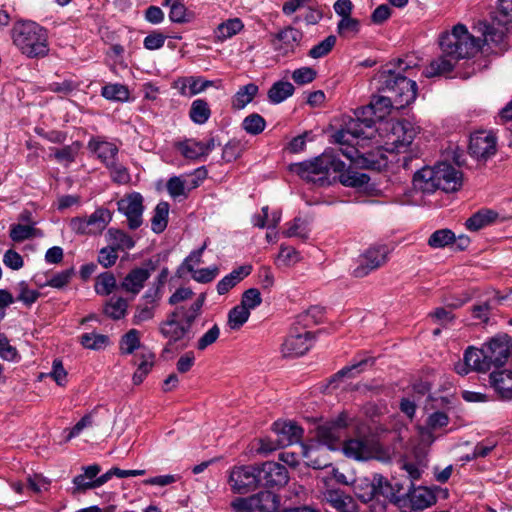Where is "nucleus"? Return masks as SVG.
<instances>
[{"instance_id": "1", "label": "nucleus", "mask_w": 512, "mask_h": 512, "mask_svg": "<svg viewBox=\"0 0 512 512\" xmlns=\"http://www.w3.org/2000/svg\"><path fill=\"white\" fill-rule=\"evenodd\" d=\"M398 71L386 65L377 74L378 91L389 94L395 103V109H403L413 103L417 97V84L414 80L403 75L411 68L404 60L398 59Z\"/></svg>"}, {"instance_id": "2", "label": "nucleus", "mask_w": 512, "mask_h": 512, "mask_svg": "<svg viewBox=\"0 0 512 512\" xmlns=\"http://www.w3.org/2000/svg\"><path fill=\"white\" fill-rule=\"evenodd\" d=\"M344 167L345 163L333 150H326L311 160L291 164L289 169L306 182L324 187L336 180V177L331 178V171H342Z\"/></svg>"}, {"instance_id": "3", "label": "nucleus", "mask_w": 512, "mask_h": 512, "mask_svg": "<svg viewBox=\"0 0 512 512\" xmlns=\"http://www.w3.org/2000/svg\"><path fill=\"white\" fill-rule=\"evenodd\" d=\"M11 39L28 58H43L49 53L47 30L31 20H18L11 29Z\"/></svg>"}, {"instance_id": "4", "label": "nucleus", "mask_w": 512, "mask_h": 512, "mask_svg": "<svg viewBox=\"0 0 512 512\" xmlns=\"http://www.w3.org/2000/svg\"><path fill=\"white\" fill-rule=\"evenodd\" d=\"M321 314L317 307L310 308L298 315L295 325L282 344V354L285 357H299L304 355L313 344V334L306 330L311 324L318 322L317 316Z\"/></svg>"}, {"instance_id": "5", "label": "nucleus", "mask_w": 512, "mask_h": 512, "mask_svg": "<svg viewBox=\"0 0 512 512\" xmlns=\"http://www.w3.org/2000/svg\"><path fill=\"white\" fill-rule=\"evenodd\" d=\"M440 47L444 54L457 61L474 56L481 48V38L470 34L463 24H457L450 33L440 38Z\"/></svg>"}, {"instance_id": "6", "label": "nucleus", "mask_w": 512, "mask_h": 512, "mask_svg": "<svg viewBox=\"0 0 512 512\" xmlns=\"http://www.w3.org/2000/svg\"><path fill=\"white\" fill-rule=\"evenodd\" d=\"M356 118L350 119L345 128L336 131L333 135L334 141L341 147L359 146L358 138L368 139L371 137L369 130L375 126L372 117L362 115L360 108L356 111Z\"/></svg>"}, {"instance_id": "7", "label": "nucleus", "mask_w": 512, "mask_h": 512, "mask_svg": "<svg viewBox=\"0 0 512 512\" xmlns=\"http://www.w3.org/2000/svg\"><path fill=\"white\" fill-rule=\"evenodd\" d=\"M481 364L487 366V371L503 366L512 354V341L507 334L496 335L479 349Z\"/></svg>"}, {"instance_id": "8", "label": "nucleus", "mask_w": 512, "mask_h": 512, "mask_svg": "<svg viewBox=\"0 0 512 512\" xmlns=\"http://www.w3.org/2000/svg\"><path fill=\"white\" fill-rule=\"evenodd\" d=\"M339 151L360 169L380 171L387 166V158L379 148L365 150L359 145L340 147Z\"/></svg>"}, {"instance_id": "9", "label": "nucleus", "mask_w": 512, "mask_h": 512, "mask_svg": "<svg viewBox=\"0 0 512 512\" xmlns=\"http://www.w3.org/2000/svg\"><path fill=\"white\" fill-rule=\"evenodd\" d=\"M389 254L390 249L387 245L376 244L370 246L358 256L352 275L356 278L366 277L371 272L384 266L388 262Z\"/></svg>"}, {"instance_id": "10", "label": "nucleus", "mask_w": 512, "mask_h": 512, "mask_svg": "<svg viewBox=\"0 0 512 512\" xmlns=\"http://www.w3.org/2000/svg\"><path fill=\"white\" fill-rule=\"evenodd\" d=\"M418 132L419 127L409 120L403 119L393 122L386 141V145L390 147H386V150L397 153L406 152Z\"/></svg>"}, {"instance_id": "11", "label": "nucleus", "mask_w": 512, "mask_h": 512, "mask_svg": "<svg viewBox=\"0 0 512 512\" xmlns=\"http://www.w3.org/2000/svg\"><path fill=\"white\" fill-rule=\"evenodd\" d=\"M258 466L240 465L229 470L228 484L235 494H247L259 486Z\"/></svg>"}, {"instance_id": "12", "label": "nucleus", "mask_w": 512, "mask_h": 512, "mask_svg": "<svg viewBox=\"0 0 512 512\" xmlns=\"http://www.w3.org/2000/svg\"><path fill=\"white\" fill-rule=\"evenodd\" d=\"M341 449L346 457L358 461L378 459L382 462L390 460V455L364 439H348L342 442Z\"/></svg>"}, {"instance_id": "13", "label": "nucleus", "mask_w": 512, "mask_h": 512, "mask_svg": "<svg viewBox=\"0 0 512 512\" xmlns=\"http://www.w3.org/2000/svg\"><path fill=\"white\" fill-rule=\"evenodd\" d=\"M159 332L167 339L165 351H170V347L177 343H180L182 349L188 346L190 330L171 313L167 315L164 321L160 322Z\"/></svg>"}, {"instance_id": "14", "label": "nucleus", "mask_w": 512, "mask_h": 512, "mask_svg": "<svg viewBox=\"0 0 512 512\" xmlns=\"http://www.w3.org/2000/svg\"><path fill=\"white\" fill-rule=\"evenodd\" d=\"M273 431L277 436V443L269 447L263 443L262 449L274 451L278 448L287 447L299 443L303 436V429L294 422L277 421L273 424Z\"/></svg>"}, {"instance_id": "15", "label": "nucleus", "mask_w": 512, "mask_h": 512, "mask_svg": "<svg viewBox=\"0 0 512 512\" xmlns=\"http://www.w3.org/2000/svg\"><path fill=\"white\" fill-rule=\"evenodd\" d=\"M118 210L122 212L128 221L130 229L135 230L142 225V214L144 210L143 197L138 192L125 195L117 202Z\"/></svg>"}, {"instance_id": "16", "label": "nucleus", "mask_w": 512, "mask_h": 512, "mask_svg": "<svg viewBox=\"0 0 512 512\" xmlns=\"http://www.w3.org/2000/svg\"><path fill=\"white\" fill-rule=\"evenodd\" d=\"M259 485L268 488L282 487L289 480L287 468L277 462L268 461L258 467Z\"/></svg>"}, {"instance_id": "17", "label": "nucleus", "mask_w": 512, "mask_h": 512, "mask_svg": "<svg viewBox=\"0 0 512 512\" xmlns=\"http://www.w3.org/2000/svg\"><path fill=\"white\" fill-rule=\"evenodd\" d=\"M469 154L477 160L486 161L495 155L496 138L493 134L484 131L475 132L470 137Z\"/></svg>"}, {"instance_id": "18", "label": "nucleus", "mask_w": 512, "mask_h": 512, "mask_svg": "<svg viewBox=\"0 0 512 512\" xmlns=\"http://www.w3.org/2000/svg\"><path fill=\"white\" fill-rule=\"evenodd\" d=\"M437 189L450 193L462 186V173L449 163H440L435 167Z\"/></svg>"}, {"instance_id": "19", "label": "nucleus", "mask_w": 512, "mask_h": 512, "mask_svg": "<svg viewBox=\"0 0 512 512\" xmlns=\"http://www.w3.org/2000/svg\"><path fill=\"white\" fill-rule=\"evenodd\" d=\"M489 383L499 400H512V370H494L489 375Z\"/></svg>"}, {"instance_id": "20", "label": "nucleus", "mask_w": 512, "mask_h": 512, "mask_svg": "<svg viewBox=\"0 0 512 512\" xmlns=\"http://www.w3.org/2000/svg\"><path fill=\"white\" fill-rule=\"evenodd\" d=\"M393 108L395 109V103L389 94L375 95L367 106L360 108V112L362 115L372 117L376 122L383 120Z\"/></svg>"}, {"instance_id": "21", "label": "nucleus", "mask_w": 512, "mask_h": 512, "mask_svg": "<svg viewBox=\"0 0 512 512\" xmlns=\"http://www.w3.org/2000/svg\"><path fill=\"white\" fill-rule=\"evenodd\" d=\"M479 356H482L478 348L468 347L463 355V360L454 364V370L458 375L465 376L470 371L485 373L487 366L481 364Z\"/></svg>"}, {"instance_id": "22", "label": "nucleus", "mask_w": 512, "mask_h": 512, "mask_svg": "<svg viewBox=\"0 0 512 512\" xmlns=\"http://www.w3.org/2000/svg\"><path fill=\"white\" fill-rule=\"evenodd\" d=\"M315 437L318 441L317 445H324L332 451L339 450L343 442V433H341L330 421L317 426Z\"/></svg>"}, {"instance_id": "23", "label": "nucleus", "mask_w": 512, "mask_h": 512, "mask_svg": "<svg viewBox=\"0 0 512 512\" xmlns=\"http://www.w3.org/2000/svg\"><path fill=\"white\" fill-rule=\"evenodd\" d=\"M302 39V33L293 27H286L275 36L274 47L281 54L286 55L293 52Z\"/></svg>"}, {"instance_id": "24", "label": "nucleus", "mask_w": 512, "mask_h": 512, "mask_svg": "<svg viewBox=\"0 0 512 512\" xmlns=\"http://www.w3.org/2000/svg\"><path fill=\"white\" fill-rule=\"evenodd\" d=\"M205 298V294L202 293L189 307L178 306L170 313L175 315L191 331L193 323L202 313Z\"/></svg>"}, {"instance_id": "25", "label": "nucleus", "mask_w": 512, "mask_h": 512, "mask_svg": "<svg viewBox=\"0 0 512 512\" xmlns=\"http://www.w3.org/2000/svg\"><path fill=\"white\" fill-rule=\"evenodd\" d=\"M324 496L326 501L339 512H358L356 501L342 490H327Z\"/></svg>"}, {"instance_id": "26", "label": "nucleus", "mask_w": 512, "mask_h": 512, "mask_svg": "<svg viewBox=\"0 0 512 512\" xmlns=\"http://www.w3.org/2000/svg\"><path fill=\"white\" fill-rule=\"evenodd\" d=\"M88 148L97 155V158L107 166L117 159L118 147L108 141L93 138L88 143Z\"/></svg>"}, {"instance_id": "27", "label": "nucleus", "mask_w": 512, "mask_h": 512, "mask_svg": "<svg viewBox=\"0 0 512 512\" xmlns=\"http://www.w3.org/2000/svg\"><path fill=\"white\" fill-rule=\"evenodd\" d=\"M474 29L481 34V46L483 44H494L499 49L504 48L505 33L503 29L495 28L485 21H479Z\"/></svg>"}, {"instance_id": "28", "label": "nucleus", "mask_w": 512, "mask_h": 512, "mask_svg": "<svg viewBox=\"0 0 512 512\" xmlns=\"http://www.w3.org/2000/svg\"><path fill=\"white\" fill-rule=\"evenodd\" d=\"M504 300L503 296L495 293L493 296L487 298L485 301H480L471 307V313L473 318L479 320L482 323H488L490 315L493 310H496L498 306Z\"/></svg>"}, {"instance_id": "29", "label": "nucleus", "mask_w": 512, "mask_h": 512, "mask_svg": "<svg viewBox=\"0 0 512 512\" xmlns=\"http://www.w3.org/2000/svg\"><path fill=\"white\" fill-rule=\"evenodd\" d=\"M252 272L251 265H242L234 269L230 274L223 277L217 283V292L219 295H224L240 283L244 278L249 276Z\"/></svg>"}, {"instance_id": "30", "label": "nucleus", "mask_w": 512, "mask_h": 512, "mask_svg": "<svg viewBox=\"0 0 512 512\" xmlns=\"http://www.w3.org/2000/svg\"><path fill=\"white\" fill-rule=\"evenodd\" d=\"M413 186L415 190L423 193H433L437 190L435 168L423 167L418 170L413 177Z\"/></svg>"}, {"instance_id": "31", "label": "nucleus", "mask_w": 512, "mask_h": 512, "mask_svg": "<svg viewBox=\"0 0 512 512\" xmlns=\"http://www.w3.org/2000/svg\"><path fill=\"white\" fill-rule=\"evenodd\" d=\"M457 62L453 57L443 53L442 56L432 60L422 73L427 78L445 75L454 69Z\"/></svg>"}, {"instance_id": "32", "label": "nucleus", "mask_w": 512, "mask_h": 512, "mask_svg": "<svg viewBox=\"0 0 512 512\" xmlns=\"http://www.w3.org/2000/svg\"><path fill=\"white\" fill-rule=\"evenodd\" d=\"M149 279L146 270L140 268L132 269L121 283V287L134 295L138 294L144 287V283Z\"/></svg>"}, {"instance_id": "33", "label": "nucleus", "mask_w": 512, "mask_h": 512, "mask_svg": "<svg viewBox=\"0 0 512 512\" xmlns=\"http://www.w3.org/2000/svg\"><path fill=\"white\" fill-rule=\"evenodd\" d=\"M303 456L308 466L314 469H324L331 465L329 458L323 454L320 445L303 446Z\"/></svg>"}, {"instance_id": "34", "label": "nucleus", "mask_w": 512, "mask_h": 512, "mask_svg": "<svg viewBox=\"0 0 512 512\" xmlns=\"http://www.w3.org/2000/svg\"><path fill=\"white\" fill-rule=\"evenodd\" d=\"M91 234L101 233L112 220V213L109 209L97 208L89 217H86Z\"/></svg>"}, {"instance_id": "35", "label": "nucleus", "mask_w": 512, "mask_h": 512, "mask_svg": "<svg viewBox=\"0 0 512 512\" xmlns=\"http://www.w3.org/2000/svg\"><path fill=\"white\" fill-rule=\"evenodd\" d=\"M409 497L411 506L415 510H424L436 502V496L426 487L415 488Z\"/></svg>"}, {"instance_id": "36", "label": "nucleus", "mask_w": 512, "mask_h": 512, "mask_svg": "<svg viewBox=\"0 0 512 512\" xmlns=\"http://www.w3.org/2000/svg\"><path fill=\"white\" fill-rule=\"evenodd\" d=\"M255 510L260 512H276L280 506L279 497L271 491H261L255 495Z\"/></svg>"}, {"instance_id": "37", "label": "nucleus", "mask_w": 512, "mask_h": 512, "mask_svg": "<svg viewBox=\"0 0 512 512\" xmlns=\"http://www.w3.org/2000/svg\"><path fill=\"white\" fill-rule=\"evenodd\" d=\"M335 173H339L338 180L342 185L346 187H363L364 185L368 184L370 180V177L367 174L350 169L344 168L342 171H335Z\"/></svg>"}, {"instance_id": "38", "label": "nucleus", "mask_w": 512, "mask_h": 512, "mask_svg": "<svg viewBox=\"0 0 512 512\" xmlns=\"http://www.w3.org/2000/svg\"><path fill=\"white\" fill-rule=\"evenodd\" d=\"M258 90V86L254 83L240 87L232 98V108L236 110L243 109L254 99Z\"/></svg>"}, {"instance_id": "39", "label": "nucleus", "mask_w": 512, "mask_h": 512, "mask_svg": "<svg viewBox=\"0 0 512 512\" xmlns=\"http://www.w3.org/2000/svg\"><path fill=\"white\" fill-rule=\"evenodd\" d=\"M294 86L287 81L275 82L268 91V99L273 104H279L292 96L294 93Z\"/></svg>"}, {"instance_id": "40", "label": "nucleus", "mask_w": 512, "mask_h": 512, "mask_svg": "<svg viewBox=\"0 0 512 512\" xmlns=\"http://www.w3.org/2000/svg\"><path fill=\"white\" fill-rule=\"evenodd\" d=\"M497 218V213L492 210H481L466 220V227L470 231H478L491 224Z\"/></svg>"}, {"instance_id": "41", "label": "nucleus", "mask_w": 512, "mask_h": 512, "mask_svg": "<svg viewBox=\"0 0 512 512\" xmlns=\"http://www.w3.org/2000/svg\"><path fill=\"white\" fill-rule=\"evenodd\" d=\"M374 478L358 479L354 484V493L363 503H367L376 497Z\"/></svg>"}, {"instance_id": "42", "label": "nucleus", "mask_w": 512, "mask_h": 512, "mask_svg": "<svg viewBox=\"0 0 512 512\" xmlns=\"http://www.w3.org/2000/svg\"><path fill=\"white\" fill-rule=\"evenodd\" d=\"M169 204L159 202L154 209V215L151 219V228L155 233H161L165 230L168 223Z\"/></svg>"}, {"instance_id": "43", "label": "nucleus", "mask_w": 512, "mask_h": 512, "mask_svg": "<svg viewBox=\"0 0 512 512\" xmlns=\"http://www.w3.org/2000/svg\"><path fill=\"white\" fill-rule=\"evenodd\" d=\"M177 147L181 154L191 160H197L205 157L203 150V142L195 139H187L177 144Z\"/></svg>"}, {"instance_id": "44", "label": "nucleus", "mask_w": 512, "mask_h": 512, "mask_svg": "<svg viewBox=\"0 0 512 512\" xmlns=\"http://www.w3.org/2000/svg\"><path fill=\"white\" fill-rule=\"evenodd\" d=\"M244 28L240 18H231L218 25L216 35L219 40H227L238 34Z\"/></svg>"}, {"instance_id": "45", "label": "nucleus", "mask_w": 512, "mask_h": 512, "mask_svg": "<svg viewBox=\"0 0 512 512\" xmlns=\"http://www.w3.org/2000/svg\"><path fill=\"white\" fill-rule=\"evenodd\" d=\"M211 111L204 99H196L192 102L189 111L191 120L196 124H204L210 118Z\"/></svg>"}, {"instance_id": "46", "label": "nucleus", "mask_w": 512, "mask_h": 512, "mask_svg": "<svg viewBox=\"0 0 512 512\" xmlns=\"http://www.w3.org/2000/svg\"><path fill=\"white\" fill-rule=\"evenodd\" d=\"M127 307L128 303L124 298L112 297L106 303L104 313L114 320H119L125 316Z\"/></svg>"}, {"instance_id": "47", "label": "nucleus", "mask_w": 512, "mask_h": 512, "mask_svg": "<svg viewBox=\"0 0 512 512\" xmlns=\"http://www.w3.org/2000/svg\"><path fill=\"white\" fill-rule=\"evenodd\" d=\"M101 95L107 100L124 102L129 99V90L122 84H107L102 87Z\"/></svg>"}, {"instance_id": "48", "label": "nucleus", "mask_w": 512, "mask_h": 512, "mask_svg": "<svg viewBox=\"0 0 512 512\" xmlns=\"http://www.w3.org/2000/svg\"><path fill=\"white\" fill-rule=\"evenodd\" d=\"M456 240L455 234L450 229H440L431 234L428 239V245L431 248H444Z\"/></svg>"}, {"instance_id": "49", "label": "nucleus", "mask_w": 512, "mask_h": 512, "mask_svg": "<svg viewBox=\"0 0 512 512\" xmlns=\"http://www.w3.org/2000/svg\"><path fill=\"white\" fill-rule=\"evenodd\" d=\"M154 365V354L147 353L141 355V361L137 365V369L133 374V383L139 385L143 382L145 377L149 374Z\"/></svg>"}, {"instance_id": "50", "label": "nucleus", "mask_w": 512, "mask_h": 512, "mask_svg": "<svg viewBox=\"0 0 512 512\" xmlns=\"http://www.w3.org/2000/svg\"><path fill=\"white\" fill-rule=\"evenodd\" d=\"M250 311L242 305H236L228 314V325L232 330L242 327L249 319Z\"/></svg>"}, {"instance_id": "51", "label": "nucleus", "mask_w": 512, "mask_h": 512, "mask_svg": "<svg viewBox=\"0 0 512 512\" xmlns=\"http://www.w3.org/2000/svg\"><path fill=\"white\" fill-rule=\"evenodd\" d=\"M81 345L86 349L100 350L109 344V337L97 333H85L80 337Z\"/></svg>"}, {"instance_id": "52", "label": "nucleus", "mask_w": 512, "mask_h": 512, "mask_svg": "<svg viewBox=\"0 0 512 512\" xmlns=\"http://www.w3.org/2000/svg\"><path fill=\"white\" fill-rule=\"evenodd\" d=\"M158 306L155 304H148L141 302L136 305L135 312L132 317V323L141 325L144 322L150 321L154 318Z\"/></svg>"}, {"instance_id": "53", "label": "nucleus", "mask_w": 512, "mask_h": 512, "mask_svg": "<svg viewBox=\"0 0 512 512\" xmlns=\"http://www.w3.org/2000/svg\"><path fill=\"white\" fill-rule=\"evenodd\" d=\"M9 235L14 242H22L24 240L37 237L41 235V233L32 225L16 224L11 226Z\"/></svg>"}, {"instance_id": "54", "label": "nucleus", "mask_w": 512, "mask_h": 512, "mask_svg": "<svg viewBox=\"0 0 512 512\" xmlns=\"http://www.w3.org/2000/svg\"><path fill=\"white\" fill-rule=\"evenodd\" d=\"M116 278L110 272H104L100 274L95 283V291L99 295H109L116 288Z\"/></svg>"}, {"instance_id": "55", "label": "nucleus", "mask_w": 512, "mask_h": 512, "mask_svg": "<svg viewBox=\"0 0 512 512\" xmlns=\"http://www.w3.org/2000/svg\"><path fill=\"white\" fill-rule=\"evenodd\" d=\"M242 127L248 134L258 135L265 129L266 121L261 115L253 113L244 118Z\"/></svg>"}, {"instance_id": "56", "label": "nucleus", "mask_w": 512, "mask_h": 512, "mask_svg": "<svg viewBox=\"0 0 512 512\" xmlns=\"http://www.w3.org/2000/svg\"><path fill=\"white\" fill-rule=\"evenodd\" d=\"M107 169L110 171V177L117 184H128L131 180L128 169L118 162V159L108 164Z\"/></svg>"}, {"instance_id": "57", "label": "nucleus", "mask_w": 512, "mask_h": 512, "mask_svg": "<svg viewBox=\"0 0 512 512\" xmlns=\"http://www.w3.org/2000/svg\"><path fill=\"white\" fill-rule=\"evenodd\" d=\"M108 236L115 245L116 250H126L134 247L135 242L127 233L118 229H109Z\"/></svg>"}, {"instance_id": "58", "label": "nucleus", "mask_w": 512, "mask_h": 512, "mask_svg": "<svg viewBox=\"0 0 512 512\" xmlns=\"http://www.w3.org/2000/svg\"><path fill=\"white\" fill-rule=\"evenodd\" d=\"M336 41H337V39L334 35H329L328 37H326L324 40H322L320 43L313 46L309 50V52H308L309 57H311L313 59H319V58H322V57L328 55L332 51L333 47L335 46Z\"/></svg>"}, {"instance_id": "59", "label": "nucleus", "mask_w": 512, "mask_h": 512, "mask_svg": "<svg viewBox=\"0 0 512 512\" xmlns=\"http://www.w3.org/2000/svg\"><path fill=\"white\" fill-rule=\"evenodd\" d=\"M140 346L139 331L129 330L121 340L120 349L124 354H132Z\"/></svg>"}, {"instance_id": "60", "label": "nucleus", "mask_w": 512, "mask_h": 512, "mask_svg": "<svg viewBox=\"0 0 512 512\" xmlns=\"http://www.w3.org/2000/svg\"><path fill=\"white\" fill-rule=\"evenodd\" d=\"M75 275L74 268H69L66 270H63L61 272H58L54 274L47 282L46 286H50L52 288L56 289H62L63 287L67 286L73 276Z\"/></svg>"}, {"instance_id": "61", "label": "nucleus", "mask_w": 512, "mask_h": 512, "mask_svg": "<svg viewBox=\"0 0 512 512\" xmlns=\"http://www.w3.org/2000/svg\"><path fill=\"white\" fill-rule=\"evenodd\" d=\"M79 149L80 144L78 142H75L71 145L62 147L61 149H56L54 152V157L58 162L72 163L75 160V157Z\"/></svg>"}, {"instance_id": "62", "label": "nucleus", "mask_w": 512, "mask_h": 512, "mask_svg": "<svg viewBox=\"0 0 512 512\" xmlns=\"http://www.w3.org/2000/svg\"><path fill=\"white\" fill-rule=\"evenodd\" d=\"M187 181L181 177H171L167 182V191L172 198L187 197L186 192Z\"/></svg>"}, {"instance_id": "63", "label": "nucleus", "mask_w": 512, "mask_h": 512, "mask_svg": "<svg viewBox=\"0 0 512 512\" xmlns=\"http://www.w3.org/2000/svg\"><path fill=\"white\" fill-rule=\"evenodd\" d=\"M425 467H426V465L422 461L413 462V461L403 460L401 463V469L406 471V473L408 474V477L411 480L412 486H413L414 481H417L421 478Z\"/></svg>"}, {"instance_id": "64", "label": "nucleus", "mask_w": 512, "mask_h": 512, "mask_svg": "<svg viewBox=\"0 0 512 512\" xmlns=\"http://www.w3.org/2000/svg\"><path fill=\"white\" fill-rule=\"evenodd\" d=\"M373 478L376 496L381 495L386 498H393L395 496V490L392 484L385 477L380 474H375Z\"/></svg>"}]
</instances>
